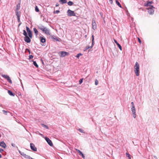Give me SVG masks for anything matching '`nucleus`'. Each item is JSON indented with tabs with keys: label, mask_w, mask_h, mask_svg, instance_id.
<instances>
[{
	"label": "nucleus",
	"mask_w": 159,
	"mask_h": 159,
	"mask_svg": "<svg viewBox=\"0 0 159 159\" xmlns=\"http://www.w3.org/2000/svg\"><path fill=\"white\" fill-rule=\"evenodd\" d=\"M83 79H80V80H79V84H81L83 82Z\"/></svg>",
	"instance_id": "4c0bfd02"
},
{
	"label": "nucleus",
	"mask_w": 159,
	"mask_h": 159,
	"mask_svg": "<svg viewBox=\"0 0 159 159\" xmlns=\"http://www.w3.org/2000/svg\"><path fill=\"white\" fill-rule=\"evenodd\" d=\"M67 4L68 5L70 6H71L74 4L73 2L71 1H69L68 2Z\"/></svg>",
	"instance_id": "bb28decb"
},
{
	"label": "nucleus",
	"mask_w": 159,
	"mask_h": 159,
	"mask_svg": "<svg viewBox=\"0 0 159 159\" xmlns=\"http://www.w3.org/2000/svg\"><path fill=\"white\" fill-rule=\"evenodd\" d=\"M126 157H128L129 159H131L130 155L129 153H128L127 152H126Z\"/></svg>",
	"instance_id": "2f4dec72"
},
{
	"label": "nucleus",
	"mask_w": 159,
	"mask_h": 159,
	"mask_svg": "<svg viewBox=\"0 0 159 159\" xmlns=\"http://www.w3.org/2000/svg\"><path fill=\"white\" fill-rule=\"evenodd\" d=\"M3 78L7 79V81L11 84L12 83V81L8 75H2Z\"/></svg>",
	"instance_id": "39448f33"
},
{
	"label": "nucleus",
	"mask_w": 159,
	"mask_h": 159,
	"mask_svg": "<svg viewBox=\"0 0 159 159\" xmlns=\"http://www.w3.org/2000/svg\"><path fill=\"white\" fill-rule=\"evenodd\" d=\"M41 125L43 127L46 128V129H49L47 125L43 124H42Z\"/></svg>",
	"instance_id": "393cba45"
},
{
	"label": "nucleus",
	"mask_w": 159,
	"mask_h": 159,
	"mask_svg": "<svg viewBox=\"0 0 159 159\" xmlns=\"http://www.w3.org/2000/svg\"><path fill=\"white\" fill-rule=\"evenodd\" d=\"M0 146L4 148H5L7 147L6 144L3 141L0 142Z\"/></svg>",
	"instance_id": "4468645a"
},
{
	"label": "nucleus",
	"mask_w": 159,
	"mask_h": 159,
	"mask_svg": "<svg viewBox=\"0 0 159 159\" xmlns=\"http://www.w3.org/2000/svg\"><path fill=\"white\" fill-rule=\"evenodd\" d=\"M39 134L41 135V136H43V135L41 134H40V133Z\"/></svg>",
	"instance_id": "5fc2aeb1"
},
{
	"label": "nucleus",
	"mask_w": 159,
	"mask_h": 159,
	"mask_svg": "<svg viewBox=\"0 0 159 159\" xmlns=\"http://www.w3.org/2000/svg\"><path fill=\"white\" fill-rule=\"evenodd\" d=\"M51 38L52 39H54L56 41H59V42L60 41L59 39H60L59 38L56 37L55 36L53 35H51Z\"/></svg>",
	"instance_id": "dca6fc26"
},
{
	"label": "nucleus",
	"mask_w": 159,
	"mask_h": 159,
	"mask_svg": "<svg viewBox=\"0 0 159 159\" xmlns=\"http://www.w3.org/2000/svg\"><path fill=\"white\" fill-rule=\"evenodd\" d=\"M98 84V81L97 79H96L95 81V85H97Z\"/></svg>",
	"instance_id": "c9c22d12"
},
{
	"label": "nucleus",
	"mask_w": 159,
	"mask_h": 159,
	"mask_svg": "<svg viewBox=\"0 0 159 159\" xmlns=\"http://www.w3.org/2000/svg\"><path fill=\"white\" fill-rule=\"evenodd\" d=\"M2 155L0 154V158L2 157Z\"/></svg>",
	"instance_id": "6e6d98bb"
},
{
	"label": "nucleus",
	"mask_w": 159,
	"mask_h": 159,
	"mask_svg": "<svg viewBox=\"0 0 159 159\" xmlns=\"http://www.w3.org/2000/svg\"><path fill=\"white\" fill-rule=\"evenodd\" d=\"M138 41L139 42V43H141V40H140V39L139 38H138Z\"/></svg>",
	"instance_id": "79ce46f5"
},
{
	"label": "nucleus",
	"mask_w": 159,
	"mask_h": 159,
	"mask_svg": "<svg viewBox=\"0 0 159 159\" xmlns=\"http://www.w3.org/2000/svg\"><path fill=\"white\" fill-rule=\"evenodd\" d=\"M92 26L93 28V30H95L97 29V25L95 21L94 20H92Z\"/></svg>",
	"instance_id": "9b49d317"
},
{
	"label": "nucleus",
	"mask_w": 159,
	"mask_h": 159,
	"mask_svg": "<svg viewBox=\"0 0 159 159\" xmlns=\"http://www.w3.org/2000/svg\"><path fill=\"white\" fill-rule=\"evenodd\" d=\"M30 147L31 149L33 151L36 152L37 151V148L35 147V145L33 143H30Z\"/></svg>",
	"instance_id": "1a4fd4ad"
},
{
	"label": "nucleus",
	"mask_w": 159,
	"mask_h": 159,
	"mask_svg": "<svg viewBox=\"0 0 159 159\" xmlns=\"http://www.w3.org/2000/svg\"><path fill=\"white\" fill-rule=\"evenodd\" d=\"M93 46H92V45H91V46H86V49H88L89 48H92V47Z\"/></svg>",
	"instance_id": "e433bc0d"
},
{
	"label": "nucleus",
	"mask_w": 159,
	"mask_h": 159,
	"mask_svg": "<svg viewBox=\"0 0 159 159\" xmlns=\"http://www.w3.org/2000/svg\"><path fill=\"white\" fill-rule=\"evenodd\" d=\"M153 157L155 159H157V157L155 156H153Z\"/></svg>",
	"instance_id": "603ef678"
},
{
	"label": "nucleus",
	"mask_w": 159,
	"mask_h": 159,
	"mask_svg": "<svg viewBox=\"0 0 159 159\" xmlns=\"http://www.w3.org/2000/svg\"><path fill=\"white\" fill-rule=\"evenodd\" d=\"M16 15L17 17H20V12L16 10Z\"/></svg>",
	"instance_id": "5701e85b"
},
{
	"label": "nucleus",
	"mask_w": 159,
	"mask_h": 159,
	"mask_svg": "<svg viewBox=\"0 0 159 159\" xmlns=\"http://www.w3.org/2000/svg\"><path fill=\"white\" fill-rule=\"evenodd\" d=\"M82 54H81V53H79L78 54H77V55L76 56V57L78 58H79V57L81 56H82Z\"/></svg>",
	"instance_id": "f704fd0d"
},
{
	"label": "nucleus",
	"mask_w": 159,
	"mask_h": 159,
	"mask_svg": "<svg viewBox=\"0 0 159 159\" xmlns=\"http://www.w3.org/2000/svg\"><path fill=\"white\" fill-rule=\"evenodd\" d=\"M154 8L155 7L153 6H151V7H150V8L148 9V13L150 15H152L153 14L154 12Z\"/></svg>",
	"instance_id": "20e7f679"
},
{
	"label": "nucleus",
	"mask_w": 159,
	"mask_h": 159,
	"mask_svg": "<svg viewBox=\"0 0 159 159\" xmlns=\"http://www.w3.org/2000/svg\"><path fill=\"white\" fill-rule=\"evenodd\" d=\"M45 139L47 141V142L48 143V144L51 146H52L53 145V143L52 142V141L50 139L47 137H46L45 138Z\"/></svg>",
	"instance_id": "6e6552de"
},
{
	"label": "nucleus",
	"mask_w": 159,
	"mask_h": 159,
	"mask_svg": "<svg viewBox=\"0 0 159 159\" xmlns=\"http://www.w3.org/2000/svg\"><path fill=\"white\" fill-rule=\"evenodd\" d=\"M3 151H4L3 149H0V152H3Z\"/></svg>",
	"instance_id": "8fccbe9b"
},
{
	"label": "nucleus",
	"mask_w": 159,
	"mask_h": 159,
	"mask_svg": "<svg viewBox=\"0 0 159 159\" xmlns=\"http://www.w3.org/2000/svg\"><path fill=\"white\" fill-rule=\"evenodd\" d=\"M39 39L40 42L42 43H44L46 42V39L40 36Z\"/></svg>",
	"instance_id": "f3484780"
},
{
	"label": "nucleus",
	"mask_w": 159,
	"mask_h": 159,
	"mask_svg": "<svg viewBox=\"0 0 159 159\" xmlns=\"http://www.w3.org/2000/svg\"><path fill=\"white\" fill-rule=\"evenodd\" d=\"M60 12V11L58 10H56L54 11V13H57Z\"/></svg>",
	"instance_id": "58836bf2"
},
{
	"label": "nucleus",
	"mask_w": 159,
	"mask_h": 159,
	"mask_svg": "<svg viewBox=\"0 0 159 159\" xmlns=\"http://www.w3.org/2000/svg\"><path fill=\"white\" fill-rule=\"evenodd\" d=\"M21 24V22H20V24H19V25H20Z\"/></svg>",
	"instance_id": "4d7b16f0"
},
{
	"label": "nucleus",
	"mask_w": 159,
	"mask_h": 159,
	"mask_svg": "<svg viewBox=\"0 0 159 159\" xmlns=\"http://www.w3.org/2000/svg\"><path fill=\"white\" fill-rule=\"evenodd\" d=\"M26 50H28V52H29V54H30V50L29 49H28V48H26Z\"/></svg>",
	"instance_id": "09e8293b"
},
{
	"label": "nucleus",
	"mask_w": 159,
	"mask_h": 159,
	"mask_svg": "<svg viewBox=\"0 0 159 159\" xmlns=\"http://www.w3.org/2000/svg\"><path fill=\"white\" fill-rule=\"evenodd\" d=\"M8 93L11 96H14L15 95V93H13L10 90L8 91Z\"/></svg>",
	"instance_id": "412c9836"
},
{
	"label": "nucleus",
	"mask_w": 159,
	"mask_h": 159,
	"mask_svg": "<svg viewBox=\"0 0 159 159\" xmlns=\"http://www.w3.org/2000/svg\"><path fill=\"white\" fill-rule=\"evenodd\" d=\"M153 3L152 1H148L147 3H144V6L146 7L150 6V7H151L152 6L151 5V4Z\"/></svg>",
	"instance_id": "f8f14e48"
},
{
	"label": "nucleus",
	"mask_w": 159,
	"mask_h": 159,
	"mask_svg": "<svg viewBox=\"0 0 159 159\" xmlns=\"http://www.w3.org/2000/svg\"><path fill=\"white\" fill-rule=\"evenodd\" d=\"M26 50H28V52H29V54H30V50L29 49H28V48H26Z\"/></svg>",
	"instance_id": "de8ad7c7"
},
{
	"label": "nucleus",
	"mask_w": 159,
	"mask_h": 159,
	"mask_svg": "<svg viewBox=\"0 0 159 159\" xmlns=\"http://www.w3.org/2000/svg\"><path fill=\"white\" fill-rule=\"evenodd\" d=\"M30 37L28 36H25L24 37V39L25 41L27 43H30L31 42Z\"/></svg>",
	"instance_id": "9d476101"
},
{
	"label": "nucleus",
	"mask_w": 159,
	"mask_h": 159,
	"mask_svg": "<svg viewBox=\"0 0 159 159\" xmlns=\"http://www.w3.org/2000/svg\"><path fill=\"white\" fill-rule=\"evenodd\" d=\"M2 111H3V112L4 114H7V112L5 110H4Z\"/></svg>",
	"instance_id": "37998d69"
},
{
	"label": "nucleus",
	"mask_w": 159,
	"mask_h": 159,
	"mask_svg": "<svg viewBox=\"0 0 159 159\" xmlns=\"http://www.w3.org/2000/svg\"><path fill=\"white\" fill-rule=\"evenodd\" d=\"M67 16L70 17L76 16L75 13L74 11L70 9H68L67 10Z\"/></svg>",
	"instance_id": "7ed1b4c3"
},
{
	"label": "nucleus",
	"mask_w": 159,
	"mask_h": 159,
	"mask_svg": "<svg viewBox=\"0 0 159 159\" xmlns=\"http://www.w3.org/2000/svg\"><path fill=\"white\" fill-rule=\"evenodd\" d=\"M19 153L20 154V155H21L22 156L24 157V156L25 154L24 152H22L20 151H19Z\"/></svg>",
	"instance_id": "72a5a7b5"
},
{
	"label": "nucleus",
	"mask_w": 159,
	"mask_h": 159,
	"mask_svg": "<svg viewBox=\"0 0 159 159\" xmlns=\"http://www.w3.org/2000/svg\"><path fill=\"white\" fill-rule=\"evenodd\" d=\"M139 65L138 62H136L134 66V72L136 75L138 76L139 75Z\"/></svg>",
	"instance_id": "f257e3e1"
},
{
	"label": "nucleus",
	"mask_w": 159,
	"mask_h": 159,
	"mask_svg": "<svg viewBox=\"0 0 159 159\" xmlns=\"http://www.w3.org/2000/svg\"><path fill=\"white\" fill-rule=\"evenodd\" d=\"M11 146H13V147H16V145L12 143H11Z\"/></svg>",
	"instance_id": "a18cd8bd"
},
{
	"label": "nucleus",
	"mask_w": 159,
	"mask_h": 159,
	"mask_svg": "<svg viewBox=\"0 0 159 159\" xmlns=\"http://www.w3.org/2000/svg\"><path fill=\"white\" fill-rule=\"evenodd\" d=\"M35 11L37 12H38L39 11V9L37 6H36L35 7Z\"/></svg>",
	"instance_id": "473e14b6"
},
{
	"label": "nucleus",
	"mask_w": 159,
	"mask_h": 159,
	"mask_svg": "<svg viewBox=\"0 0 159 159\" xmlns=\"http://www.w3.org/2000/svg\"><path fill=\"white\" fill-rule=\"evenodd\" d=\"M116 4L118 5V6L120 7H121V6L120 3L118 2V0H116Z\"/></svg>",
	"instance_id": "b1692460"
},
{
	"label": "nucleus",
	"mask_w": 159,
	"mask_h": 159,
	"mask_svg": "<svg viewBox=\"0 0 159 159\" xmlns=\"http://www.w3.org/2000/svg\"><path fill=\"white\" fill-rule=\"evenodd\" d=\"M38 27L39 29L42 31L43 32L45 31V29L46 28V27H44V26L42 25L38 26Z\"/></svg>",
	"instance_id": "ddd939ff"
},
{
	"label": "nucleus",
	"mask_w": 159,
	"mask_h": 159,
	"mask_svg": "<svg viewBox=\"0 0 159 159\" xmlns=\"http://www.w3.org/2000/svg\"><path fill=\"white\" fill-rule=\"evenodd\" d=\"M33 65L35 66L37 68H38V67H39V66L38 65V64H37L36 61H33Z\"/></svg>",
	"instance_id": "cd10ccee"
},
{
	"label": "nucleus",
	"mask_w": 159,
	"mask_h": 159,
	"mask_svg": "<svg viewBox=\"0 0 159 159\" xmlns=\"http://www.w3.org/2000/svg\"><path fill=\"white\" fill-rule=\"evenodd\" d=\"M33 30H34V33L35 34V35L36 36H37L38 34V30H37V29L34 28L33 29Z\"/></svg>",
	"instance_id": "4be33fe9"
},
{
	"label": "nucleus",
	"mask_w": 159,
	"mask_h": 159,
	"mask_svg": "<svg viewBox=\"0 0 159 159\" xmlns=\"http://www.w3.org/2000/svg\"><path fill=\"white\" fill-rule=\"evenodd\" d=\"M23 34L25 36H28L27 33L25 30H23Z\"/></svg>",
	"instance_id": "c85d7f7f"
},
{
	"label": "nucleus",
	"mask_w": 159,
	"mask_h": 159,
	"mask_svg": "<svg viewBox=\"0 0 159 159\" xmlns=\"http://www.w3.org/2000/svg\"><path fill=\"white\" fill-rule=\"evenodd\" d=\"M17 18L18 21L19 22H20V17H17Z\"/></svg>",
	"instance_id": "c03bdc74"
},
{
	"label": "nucleus",
	"mask_w": 159,
	"mask_h": 159,
	"mask_svg": "<svg viewBox=\"0 0 159 159\" xmlns=\"http://www.w3.org/2000/svg\"><path fill=\"white\" fill-rule=\"evenodd\" d=\"M59 5V4L57 3L56 4V6L57 7Z\"/></svg>",
	"instance_id": "3c124183"
},
{
	"label": "nucleus",
	"mask_w": 159,
	"mask_h": 159,
	"mask_svg": "<svg viewBox=\"0 0 159 159\" xmlns=\"http://www.w3.org/2000/svg\"><path fill=\"white\" fill-rule=\"evenodd\" d=\"M59 53H60V56L62 57H65V56H67L69 55L68 52L65 51L60 52Z\"/></svg>",
	"instance_id": "0eeeda50"
},
{
	"label": "nucleus",
	"mask_w": 159,
	"mask_h": 159,
	"mask_svg": "<svg viewBox=\"0 0 159 159\" xmlns=\"http://www.w3.org/2000/svg\"><path fill=\"white\" fill-rule=\"evenodd\" d=\"M92 46H93L94 44V36L93 35H92Z\"/></svg>",
	"instance_id": "c756f323"
},
{
	"label": "nucleus",
	"mask_w": 159,
	"mask_h": 159,
	"mask_svg": "<svg viewBox=\"0 0 159 159\" xmlns=\"http://www.w3.org/2000/svg\"><path fill=\"white\" fill-rule=\"evenodd\" d=\"M76 150L77 151V152L79 153V154L82 156V158H84L85 157V156L82 153V152L79 150L76 149Z\"/></svg>",
	"instance_id": "a211bd4d"
},
{
	"label": "nucleus",
	"mask_w": 159,
	"mask_h": 159,
	"mask_svg": "<svg viewBox=\"0 0 159 159\" xmlns=\"http://www.w3.org/2000/svg\"><path fill=\"white\" fill-rule=\"evenodd\" d=\"M114 41L117 44V46H118V47H119V48L120 49L121 51L122 50V47L121 46V45H120V44H119L118 42H117V41L115 39H114Z\"/></svg>",
	"instance_id": "2eb2a0df"
},
{
	"label": "nucleus",
	"mask_w": 159,
	"mask_h": 159,
	"mask_svg": "<svg viewBox=\"0 0 159 159\" xmlns=\"http://www.w3.org/2000/svg\"><path fill=\"white\" fill-rule=\"evenodd\" d=\"M59 2L61 4H63L66 3L67 0H60Z\"/></svg>",
	"instance_id": "aec40b11"
},
{
	"label": "nucleus",
	"mask_w": 159,
	"mask_h": 159,
	"mask_svg": "<svg viewBox=\"0 0 159 159\" xmlns=\"http://www.w3.org/2000/svg\"><path fill=\"white\" fill-rule=\"evenodd\" d=\"M24 157L26 158H27V159H31V157H30V156H28V155H26V154H25Z\"/></svg>",
	"instance_id": "a878e982"
},
{
	"label": "nucleus",
	"mask_w": 159,
	"mask_h": 159,
	"mask_svg": "<svg viewBox=\"0 0 159 159\" xmlns=\"http://www.w3.org/2000/svg\"><path fill=\"white\" fill-rule=\"evenodd\" d=\"M20 4H18L16 6V10H19L20 9Z\"/></svg>",
	"instance_id": "7c9ffc66"
},
{
	"label": "nucleus",
	"mask_w": 159,
	"mask_h": 159,
	"mask_svg": "<svg viewBox=\"0 0 159 159\" xmlns=\"http://www.w3.org/2000/svg\"><path fill=\"white\" fill-rule=\"evenodd\" d=\"M131 110L132 111L133 117L135 118L136 117V110L133 102H131Z\"/></svg>",
	"instance_id": "f03ea898"
},
{
	"label": "nucleus",
	"mask_w": 159,
	"mask_h": 159,
	"mask_svg": "<svg viewBox=\"0 0 159 159\" xmlns=\"http://www.w3.org/2000/svg\"><path fill=\"white\" fill-rule=\"evenodd\" d=\"M36 134H39L40 133L38 131H37L36 132Z\"/></svg>",
	"instance_id": "864d4df0"
},
{
	"label": "nucleus",
	"mask_w": 159,
	"mask_h": 159,
	"mask_svg": "<svg viewBox=\"0 0 159 159\" xmlns=\"http://www.w3.org/2000/svg\"><path fill=\"white\" fill-rule=\"evenodd\" d=\"M33 56H32V55H30L29 56V59H32L33 58Z\"/></svg>",
	"instance_id": "a19ab883"
},
{
	"label": "nucleus",
	"mask_w": 159,
	"mask_h": 159,
	"mask_svg": "<svg viewBox=\"0 0 159 159\" xmlns=\"http://www.w3.org/2000/svg\"><path fill=\"white\" fill-rule=\"evenodd\" d=\"M109 1L111 4H112L113 3L112 0H109Z\"/></svg>",
	"instance_id": "49530a36"
},
{
	"label": "nucleus",
	"mask_w": 159,
	"mask_h": 159,
	"mask_svg": "<svg viewBox=\"0 0 159 159\" xmlns=\"http://www.w3.org/2000/svg\"><path fill=\"white\" fill-rule=\"evenodd\" d=\"M47 34L50 35V32L49 30L48 29L46 28L45 30V31L43 32Z\"/></svg>",
	"instance_id": "6ab92c4d"
},
{
	"label": "nucleus",
	"mask_w": 159,
	"mask_h": 159,
	"mask_svg": "<svg viewBox=\"0 0 159 159\" xmlns=\"http://www.w3.org/2000/svg\"><path fill=\"white\" fill-rule=\"evenodd\" d=\"M26 30L27 32L28 33L29 36L30 37L31 39L33 36L32 31L30 30V28L27 26L26 27Z\"/></svg>",
	"instance_id": "423d86ee"
},
{
	"label": "nucleus",
	"mask_w": 159,
	"mask_h": 159,
	"mask_svg": "<svg viewBox=\"0 0 159 159\" xmlns=\"http://www.w3.org/2000/svg\"><path fill=\"white\" fill-rule=\"evenodd\" d=\"M79 131L81 133H83V129H78Z\"/></svg>",
	"instance_id": "ea45409f"
}]
</instances>
